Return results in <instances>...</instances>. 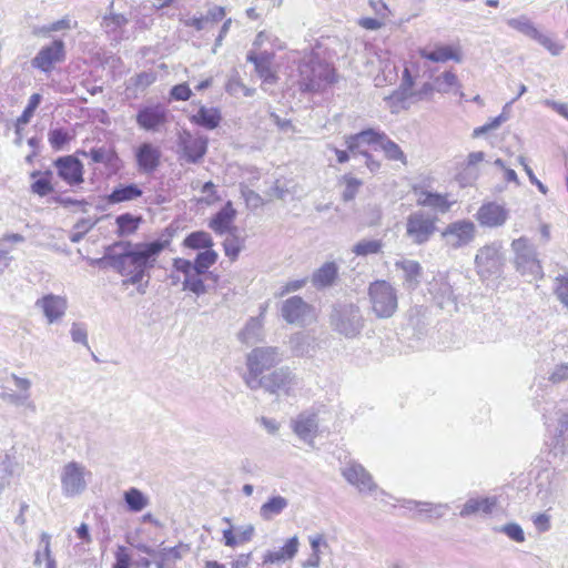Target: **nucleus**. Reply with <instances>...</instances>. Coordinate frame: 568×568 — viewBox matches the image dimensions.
I'll return each instance as SVG.
<instances>
[{"label":"nucleus","instance_id":"1","mask_svg":"<svg viewBox=\"0 0 568 568\" xmlns=\"http://www.w3.org/2000/svg\"><path fill=\"white\" fill-rule=\"evenodd\" d=\"M173 232L169 229L161 236L151 242L132 243L130 241L115 242L116 263L122 264L131 271L151 270L154 267L159 255L171 244Z\"/></svg>","mask_w":568,"mask_h":568},{"label":"nucleus","instance_id":"2","mask_svg":"<svg viewBox=\"0 0 568 568\" xmlns=\"http://www.w3.org/2000/svg\"><path fill=\"white\" fill-rule=\"evenodd\" d=\"M329 323L334 332L345 338H355L361 335L366 321L357 304L341 302L333 305Z\"/></svg>","mask_w":568,"mask_h":568},{"label":"nucleus","instance_id":"3","mask_svg":"<svg viewBox=\"0 0 568 568\" xmlns=\"http://www.w3.org/2000/svg\"><path fill=\"white\" fill-rule=\"evenodd\" d=\"M515 270L528 282L544 277V271L536 246L526 236L515 239L510 244Z\"/></svg>","mask_w":568,"mask_h":568},{"label":"nucleus","instance_id":"4","mask_svg":"<svg viewBox=\"0 0 568 568\" xmlns=\"http://www.w3.org/2000/svg\"><path fill=\"white\" fill-rule=\"evenodd\" d=\"M372 313L379 320L390 318L398 308L397 290L385 280H376L368 286Z\"/></svg>","mask_w":568,"mask_h":568},{"label":"nucleus","instance_id":"5","mask_svg":"<svg viewBox=\"0 0 568 568\" xmlns=\"http://www.w3.org/2000/svg\"><path fill=\"white\" fill-rule=\"evenodd\" d=\"M298 85L303 92L318 91L323 83H333L335 81L334 70L318 59H304L298 64Z\"/></svg>","mask_w":568,"mask_h":568},{"label":"nucleus","instance_id":"6","mask_svg":"<svg viewBox=\"0 0 568 568\" xmlns=\"http://www.w3.org/2000/svg\"><path fill=\"white\" fill-rule=\"evenodd\" d=\"M436 213L418 210L408 214L405 222V236L413 245H424L437 232Z\"/></svg>","mask_w":568,"mask_h":568},{"label":"nucleus","instance_id":"7","mask_svg":"<svg viewBox=\"0 0 568 568\" xmlns=\"http://www.w3.org/2000/svg\"><path fill=\"white\" fill-rule=\"evenodd\" d=\"M282 362V354L277 347L262 346L253 348L246 355L247 372L243 376L246 386L253 384V379L264 376L266 371L275 367Z\"/></svg>","mask_w":568,"mask_h":568},{"label":"nucleus","instance_id":"8","mask_svg":"<svg viewBox=\"0 0 568 568\" xmlns=\"http://www.w3.org/2000/svg\"><path fill=\"white\" fill-rule=\"evenodd\" d=\"M297 385L295 375L287 367L274 369L272 373L253 379V384L247 386L252 390L263 388L273 395H290Z\"/></svg>","mask_w":568,"mask_h":568},{"label":"nucleus","instance_id":"9","mask_svg":"<svg viewBox=\"0 0 568 568\" xmlns=\"http://www.w3.org/2000/svg\"><path fill=\"white\" fill-rule=\"evenodd\" d=\"M503 243L494 241L481 246L475 256V267L480 278H489L501 273L504 256L501 253Z\"/></svg>","mask_w":568,"mask_h":568},{"label":"nucleus","instance_id":"10","mask_svg":"<svg viewBox=\"0 0 568 568\" xmlns=\"http://www.w3.org/2000/svg\"><path fill=\"white\" fill-rule=\"evenodd\" d=\"M509 28L518 31L523 36L536 41L544 47L551 55H559L565 45L554 40L549 34L542 33L535 23L525 14L507 20Z\"/></svg>","mask_w":568,"mask_h":568},{"label":"nucleus","instance_id":"11","mask_svg":"<svg viewBox=\"0 0 568 568\" xmlns=\"http://www.w3.org/2000/svg\"><path fill=\"white\" fill-rule=\"evenodd\" d=\"M477 227L470 220L463 219L450 222L440 233L444 244L452 250H459L473 243Z\"/></svg>","mask_w":568,"mask_h":568},{"label":"nucleus","instance_id":"12","mask_svg":"<svg viewBox=\"0 0 568 568\" xmlns=\"http://www.w3.org/2000/svg\"><path fill=\"white\" fill-rule=\"evenodd\" d=\"M209 139L204 135H193L184 130L178 139V148L181 152L180 159L186 163H199L207 151Z\"/></svg>","mask_w":568,"mask_h":568},{"label":"nucleus","instance_id":"13","mask_svg":"<svg viewBox=\"0 0 568 568\" xmlns=\"http://www.w3.org/2000/svg\"><path fill=\"white\" fill-rule=\"evenodd\" d=\"M65 45L61 39L53 40L49 45L42 47L31 60V65L44 73H50L57 63L64 61Z\"/></svg>","mask_w":568,"mask_h":568},{"label":"nucleus","instance_id":"14","mask_svg":"<svg viewBox=\"0 0 568 568\" xmlns=\"http://www.w3.org/2000/svg\"><path fill=\"white\" fill-rule=\"evenodd\" d=\"M169 110L161 103L144 105L135 115L138 125L150 132H159L168 123Z\"/></svg>","mask_w":568,"mask_h":568},{"label":"nucleus","instance_id":"15","mask_svg":"<svg viewBox=\"0 0 568 568\" xmlns=\"http://www.w3.org/2000/svg\"><path fill=\"white\" fill-rule=\"evenodd\" d=\"M428 292L436 305L443 310H456V296L446 274H437L428 283Z\"/></svg>","mask_w":568,"mask_h":568},{"label":"nucleus","instance_id":"16","mask_svg":"<svg viewBox=\"0 0 568 568\" xmlns=\"http://www.w3.org/2000/svg\"><path fill=\"white\" fill-rule=\"evenodd\" d=\"M84 470L85 468L77 462H70L63 467L61 487L65 496L73 497L85 489Z\"/></svg>","mask_w":568,"mask_h":568},{"label":"nucleus","instance_id":"17","mask_svg":"<svg viewBox=\"0 0 568 568\" xmlns=\"http://www.w3.org/2000/svg\"><path fill=\"white\" fill-rule=\"evenodd\" d=\"M509 217V211L496 202H487L480 205L475 214L480 226L497 229L503 226Z\"/></svg>","mask_w":568,"mask_h":568},{"label":"nucleus","instance_id":"18","mask_svg":"<svg viewBox=\"0 0 568 568\" xmlns=\"http://www.w3.org/2000/svg\"><path fill=\"white\" fill-rule=\"evenodd\" d=\"M59 178L70 186L83 182V164L74 155L60 156L54 161Z\"/></svg>","mask_w":568,"mask_h":568},{"label":"nucleus","instance_id":"19","mask_svg":"<svg viewBox=\"0 0 568 568\" xmlns=\"http://www.w3.org/2000/svg\"><path fill=\"white\" fill-rule=\"evenodd\" d=\"M281 314L287 323L303 325L312 316V306L302 297L292 296L283 302Z\"/></svg>","mask_w":568,"mask_h":568},{"label":"nucleus","instance_id":"20","mask_svg":"<svg viewBox=\"0 0 568 568\" xmlns=\"http://www.w3.org/2000/svg\"><path fill=\"white\" fill-rule=\"evenodd\" d=\"M293 432L304 443L312 445L318 430L317 414L313 412H303L292 422Z\"/></svg>","mask_w":568,"mask_h":568},{"label":"nucleus","instance_id":"21","mask_svg":"<svg viewBox=\"0 0 568 568\" xmlns=\"http://www.w3.org/2000/svg\"><path fill=\"white\" fill-rule=\"evenodd\" d=\"M397 271H400L402 286L408 292L415 291L422 283L423 267L419 262L408 258H402L394 264Z\"/></svg>","mask_w":568,"mask_h":568},{"label":"nucleus","instance_id":"22","mask_svg":"<svg viewBox=\"0 0 568 568\" xmlns=\"http://www.w3.org/2000/svg\"><path fill=\"white\" fill-rule=\"evenodd\" d=\"M36 307H39L43 312L47 321L52 324L65 314L68 302L63 296L47 294L37 300Z\"/></svg>","mask_w":568,"mask_h":568},{"label":"nucleus","instance_id":"23","mask_svg":"<svg viewBox=\"0 0 568 568\" xmlns=\"http://www.w3.org/2000/svg\"><path fill=\"white\" fill-rule=\"evenodd\" d=\"M161 150L150 142H143L135 151V160L139 171L142 173H153L160 165Z\"/></svg>","mask_w":568,"mask_h":568},{"label":"nucleus","instance_id":"24","mask_svg":"<svg viewBox=\"0 0 568 568\" xmlns=\"http://www.w3.org/2000/svg\"><path fill=\"white\" fill-rule=\"evenodd\" d=\"M344 478L353 486H356L361 493L373 491L377 488L371 474L359 464L351 463L343 468Z\"/></svg>","mask_w":568,"mask_h":568},{"label":"nucleus","instance_id":"25","mask_svg":"<svg viewBox=\"0 0 568 568\" xmlns=\"http://www.w3.org/2000/svg\"><path fill=\"white\" fill-rule=\"evenodd\" d=\"M236 214L237 212L233 207V203L227 201L224 206L210 220L209 227L219 235L235 232L236 227L233 226V222L236 217Z\"/></svg>","mask_w":568,"mask_h":568},{"label":"nucleus","instance_id":"26","mask_svg":"<svg viewBox=\"0 0 568 568\" xmlns=\"http://www.w3.org/2000/svg\"><path fill=\"white\" fill-rule=\"evenodd\" d=\"M274 53L263 51L255 53L250 51L246 55V60L254 64L255 72L266 83L274 84L277 80L276 74L272 70V61Z\"/></svg>","mask_w":568,"mask_h":568},{"label":"nucleus","instance_id":"27","mask_svg":"<svg viewBox=\"0 0 568 568\" xmlns=\"http://www.w3.org/2000/svg\"><path fill=\"white\" fill-rule=\"evenodd\" d=\"M415 194L417 195L416 203L419 206L430 207L432 210L438 213H447L453 202L447 199L446 194H440L436 192H430L427 190H417L415 189Z\"/></svg>","mask_w":568,"mask_h":568},{"label":"nucleus","instance_id":"28","mask_svg":"<svg viewBox=\"0 0 568 568\" xmlns=\"http://www.w3.org/2000/svg\"><path fill=\"white\" fill-rule=\"evenodd\" d=\"M338 265L335 262H325L311 277V283L316 290H324L335 284L338 278Z\"/></svg>","mask_w":568,"mask_h":568},{"label":"nucleus","instance_id":"29","mask_svg":"<svg viewBox=\"0 0 568 568\" xmlns=\"http://www.w3.org/2000/svg\"><path fill=\"white\" fill-rule=\"evenodd\" d=\"M497 505L496 497L469 498L462 507L459 516L467 518L478 514L490 515Z\"/></svg>","mask_w":568,"mask_h":568},{"label":"nucleus","instance_id":"30","mask_svg":"<svg viewBox=\"0 0 568 568\" xmlns=\"http://www.w3.org/2000/svg\"><path fill=\"white\" fill-rule=\"evenodd\" d=\"M385 153L390 161H399L406 164V155L397 143L390 140L387 134L381 130H374V144Z\"/></svg>","mask_w":568,"mask_h":568},{"label":"nucleus","instance_id":"31","mask_svg":"<svg viewBox=\"0 0 568 568\" xmlns=\"http://www.w3.org/2000/svg\"><path fill=\"white\" fill-rule=\"evenodd\" d=\"M143 190L136 183L116 185L111 193L105 196L108 204H119L123 202L134 201L141 197Z\"/></svg>","mask_w":568,"mask_h":568},{"label":"nucleus","instance_id":"32","mask_svg":"<svg viewBox=\"0 0 568 568\" xmlns=\"http://www.w3.org/2000/svg\"><path fill=\"white\" fill-rule=\"evenodd\" d=\"M83 155L90 156L94 163H102L111 171H118L121 168V160L113 148L99 146L92 148L89 152H83Z\"/></svg>","mask_w":568,"mask_h":568},{"label":"nucleus","instance_id":"33","mask_svg":"<svg viewBox=\"0 0 568 568\" xmlns=\"http://www.w3.org/2000/svg\"><path fill=\"white\" fill-rule=\"evenodd\" d=\"M419 55L432 62H446L453 60L455 62H462L463 57L457 48L452 45H435L433 50L420 49Z\"/></svg>","mask_w":568,"mask_h":568},{"label":"nucleus","instance_id":"34","mask_svg":"<svg viewBox=\"0 0 568 568\" xmlns=\"http://www.w3.org/2000/svg\"><path fill=\"white\" fill-rule=\"evenodd\" d=\"M300 541L297 536H293L288 538L285 542V545L280 549L275 551H267L264 555L263 562L264 564H274L278 561H285L293 559L295 555L298 551Z\"/></svg>","mask_w":568,"mask_h":568},{"label":"nucleus","instance_id":"35","mask_svg":"<svg viewBox=\"0 0 568 568\" xmlns=\"http://www.w3.org/2000/svg\"><path fill=\"white\" fill-rule=\"evenodd\" d=\"M222 115L216 108H206L202 105L197 113L192 115L191 121L204 129L214 130L220 125Z\"/></svg>","mask_w":568,"mask_h":568},{"label":"nucleus","instance_id":"36","mask_svg":"<svg viewBox=\"0 0 568 568\" xmlns=\"http://www.w3.org/2000/svg\"><path fill=\"white\" fill-rule=\"evenodd\" d=\"M374 130L375 129L369 128L345 138V145L353 156H356L357 154L361 155V152H365L364 150H361L363 144H374Z\"/></svg>","mask_w":568,"mask_h":568},{"label":"nucleus","instance_id":"37","mask_svg":"<svg viewBox=\"0 0 568 568\" xmlns=\"http://www.w3.org/2000/svg\"><path fill=\"white\" fill-rule=\"evenodd\" d=\"M288 506V500L280 495L271 497L260 508V516L263 520H272L276 516L281 515L283 510Z\"/></svg>","mask_w":568,"mask_h":568},{"label":"nucleus","instance_id":"38","mask_svg":"<svg viewBox=\"0 0 568 568\" xmlns=\"http://www.w3.org/2000/svg\"><path fill=\"white\" fill-rule=\"evenodd\" d=\"M142 222V216L133 215L131 213H123L115 217V224L118 226L116 235L124 237L134 234Z\"/></svg>","mask_w":568,"mask_h":568},{"label":"nucleus","instance_id":"39","mask_svg":"<svg viewBox=\"0 0 568 568\" xmlns=\"http://www.w3.org/2000/svg\"><path fill=\"white\" fill-rule=\"evenodd\" d=\"M217 258L219 254L213 248L197 253L193 261L194 271H196L197 274L213 276L214 281H216L217 275H214L209 268L216 263Z\"/></svg>","mask_w":568,"mask_h":568},{"label":"nucleus","instance_id":"40","mask_svg":"<svg viewBox=\"0 0 568 568\" xmlns=\"http://www.w3.org/2000/svg\"><path fill=\"white\" fill-rule=\"evenodd\" d=\"M237 537L233 534V527H229L223 530V540L225 546L235 547L239 542L250 541L253 536L255 528L253 525H246L236 528Z\"/></svg>","mask_w":568,"mask_h":568},{"label":"nucleus","instance_id":"41","mask_svg":"<svg viewBox=\"0 0 568 568\" xmlns=\"http://www.w3.org/2000/svg\"><path fill=\"white\" fill-rule=\"evenodd\" d=\"M415 97L414 92H408L398 87L392 94L385 97V102L392 113H398L400 110L408 109V100Z\"/></svg>","mask_w":568,"mask_h":568},{"label":"nucleus","instance_id":"42","mask_svg":"<svg viewBox=\"0 0 568 568\" xmlns=\"http://www.w3.org/2000/svg\"><path fill=\"white\" fill-rule=\"evenodd\" d=\"M213 239L205 231L191 232L184 240L183 246L191 250H211L213 247Z\"/></svg>","mask_w":568,"mask_h":568},{"label":"nucleus","instance_id":"43","mask_svg":"<svg viewBox=\"0 0 568 568\" xmlns=\"http://www.w3.org/2000/svg\"><path fill=\"white\" fill-rule=\"evenodd\" d=\"M213 278V276H209L207 274H197L196 271H193L190 275H187L182 282L183 291H190L194 293L196 296H201L209 292V286L204 283V278Z\"/></svg>","mask_w":568,"mask_h":568},{"label":"nucleus","instance_id":"44","mask_svg":"<svg viewBox=\"0 0 568 568\" xmlns=\"http://www.w3.org/2000/svg\"><path fill=\"white\" fill-rule=\"evenodd\" d=\"M123 499L128 509L132 513H139L149 505V498L135 487H131L125 490Z\"/></svg>","mask_w":568,"mask_h":568},{"label":"nucleus","instance_id":"45","mask_svg":"<svg viewBox=\"0 0 568 568\" xmlns=\"http://www.w3.org/2000/svg\"><path fill=\"white\" fill-rule=\"evenodd\" d=\"M189 550V545L180 542L174 547L161 548L158 550L156 558H162L169 566H173Z\"/></svg>","mask_w":568,"mask_h":568},{"label":"nucleus","instance_id":"46","mask_svg":"<svg viewBox=\"0 0 568 568\" xmlns=\"http://www.w3.org/2000/svg\"><path fill=\"white\" fill-rule=\"evenodd\" d=\"M459 87L458 78L453 71H445L434 79V88L439 93H448Z\"/></svg>","mask_w":568,"mask_h":568},{"label":"nucleus","instance_id":"47","mask_svg":"<svg viewBox=\"0 0 568 568\" xmlns=\"http://www.w3.org/2000/svg\"><path fill=\"white\" fill-rule=\"evenodd\" d=\"M42 101V95L40 93H33L28 101L27 106L24 108L22 114L17 119L16 123V134L20 133V126L28 124L33 116L34 111L39 106Z\"/></svg>","mask_w":568,"mask_h":568},{"label":"nucleus","instance_id":"48","mask_svg":"<svg viewBox=\"0 0 568 568\" xmlns=\"http://www.w3.org/2000/svg\"><path fill=\"white\" fill-rule=\"evenodd\" d=\"M554 420L556 422L554 437L558 444L565 440V434L568 430V409L556 408L554 412Z\"/></svg>","mask_w":568,"mask_h":568},{"label":"nucleus","instance_id":"49","mask_svg":"<svg viewBox=\"0 0 568 568\" xmlns=\"http://www.w3.org/2000/svg\"><path fill=\"white\" fill-rule=\"evenodd\" d=\"M382 247L383 242L381 240H362L353 246L352 252L357 256H368L378 254Z\"/></svg>","mask_w":568,"mask_h":568},{"label":"nucleus","instance_id":"50","mask_svg":"<svg viewBox=\"0 0 568 568\" xmlns=\"http://www.w3.org/2000/svg\"><path fill=\"white\" fill-rule=\"evenodd\" d=\"M114 271L118 272L120 275L128 277L126 280L123 281L124 285H128V284L136 285L142 282L144 276L150 277L149 270L131 271L129 268H125L120 263H116L114 265Z\"/></svg>","mask_w":568,"mask_h":568},{"label":"nucleus","instance_id":"51","mask_svg":"<svg viewBox=\"0 0 568 568\" xmlns=\"http://www.w3.org/2000/svg\"><path fill=\"white\" fill-rule=\"evenodd\" d=\"M48 139L51 148L60 151L71 141L72 135L62 128H55L49 131Z\"/></svg>","mask_w":568,"mask_h":568},{"label":"nucleus","instance_id":"52","mask_svg":"<svg viewBox=\"0 0 568 568\" xmlns=\"http://www.w3.org/2000/svg\"><path fill=\"white\" fill-rule=\"evenodd\" d=\"M412 506L415 507H422L420 511L429 513L430 517L435 518H442L445 514V511L449 508L447 504H430V503H420L416 500H408L407 507L412 508Z\"/></svg>","mask_w":568,"mask_h":568},{"label":"nucleus","instance_id":"53","mask_svg":"<svg viewBox=\"0 0 568 568\" xmlns=\"http://www.w3.org/2000/svg\"><path fill=\"white\" fill-rule=\"evenodd\" d=\"M156 81V73L154 71H144L135 74L130 79V85L136 91H144Z\"/></svg>","mask_w":568,"mask_h":568},{"label":"nucleus","instance_id":"54","mask_svg":"<svg viewBox=\"0 0 568 568\" xmlns=\"http://www.w3.org/2000/svg\"><path fill=\"white\" fill-rule=\"evenodd\" d=\"M51 176H52V172L51 171H45L43 173V176L36 180L32 184H31V191L39 195V196H45L48 195L49 193H51L53 191V186L51 184Z\"/></svg>","mask_w":568,"mask_h":568},{"label":"nucleus","instance_id":"55","mask_svg":"<svg viewBox=\"0 0 568 568\" xmlns=\"http://www.w3.org/2000/svg\"><path fill=\"white\" fill-rule=\"evenodd\" d=\"M555 294L557 298L568 308V272L556 276Z\"/></svg>","mask_w":568,"mask_h":568},{"label":"nucleus","instance_id":"56","mask_svg":"<svg viewBox=\"0 0 568 568\" xmlns=\"http://www.w3.org/2000/svg\"><path fill=\"white\" fill-rule=\"evenodd\" d=\"M343 180L345 182V189L343 191L342 199L345 202H349L355 199L363 182L351 175H344Z\"/></svg>","mask_w":568,"mask_h":568},{"label":"nucleus","instance_id":"57","mask_svg":"<svg viewBox=\"0 0 568 568\" xmlns=\"http://www.w3.org/2000/svg\"><path fill=\"white\" fill-rule=\"evenodd\" d=\"M116 250L115 242L105 247L104 255L100 258H91L90 264L99 267H111L113 268V261L116 260Z\"/></svg>","mask_w":568,"mask_h":568},{"label":"nucleus","instance_id":"58","mask_svg":"<svg viewBox=\"0 0 568 568\" xmlns=\"http://www.w3.org/2000/svg\"><path fill=\"white\" fill-rule=\"evenodd\" d=\"M262 329V324L257 318H251L242 331L241 335L245 343L258 337Z\"/></svg>","mask_w":568,"mask_h":568},{"label":"nucleus","instance_id":"59","mask_svg":"<svg viewBox=\"0 0 568 568\" xmlns=\"http://www.w3.org/2000/svg\"><path fill=\"white\" fill-rule=\"evenodd\" d=\"M232 236L226 237L223 242V247L225 255L230 257L231 260L237 258L240 252H241V245L239 237L234 234V232L231 233Z\"/></svg>","mask_w":568,"mask_h":568},{"label":"nucleus","instance_id":"60","mask_svg":"<svg viewBox=\"0 0 568 568\" xmlns=\"http://www.w3.org/2000/svg\"><path fill=\"white\" fill-rule=\"evenodd\" d=\"M0 469L9 477L19 474L21 467L17 462L16 457L7 453L3 459L0 462Z\"/></svg>","mask_w":568,"mask_h":568},{"label":"nucleus","instance_id":"61","mask_svg":"<svg viewBox=\"0 0 568 568\" xmlns=\"http://www.w3.org/2000/svg\"><path fill=\"white\" fill-rule=\"evenodd\" d=\"M129 20L121 13H111L105 16L102 21V26L106 31H115L118 28L125 26Z\"/></svg>","mask_w":568,"mask_h":568},{"label":"nucleus","instance_id":"62","mask_svg":"<svg viewBox=\"0 0 568 568\" xmlns=\"http://www.w3.org/2000/svg\"><path fill=\"white\" fill-rule=\"evenodd\" d=\"M499 531L507 535L511 540L516 542L525 541V534L523 528L516 523H509L499 528Z\"/></svg>","mask_w":568,"mask_h":568},{"label":"nucleus","instance_id":"63","mask_svg":"<svg viewBox=\"0 0 568 568\" xmlns=\"http://www.w3.org/2000/svg\"><path fill=\"white\" fill-rule=\"evenodd\" d=\"M291 345L295 355L304 356L308 354L310 344L306 336L296 334L294 337H292Z\"/></svg>","mask_w":568,"mask_h":568},{"label":"nucleus","instance_id":"64","mask_svg":"<svg viewBox=\"0 0 568 568\" xmlns=\"http://www.w3.org/2000/svg\"><path fill=\"white\" fill-rule=\"evenodd\" d=\"M549 381L552 384H559L568 381V363L556 365L549 375Z\"/></svg>","mask_w":568,"mask_h":568}]
</instances>
